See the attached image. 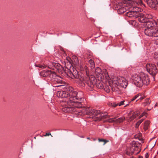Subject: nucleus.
I'll return each mask as SVG.
<instances>
[{"label": "nucleus", "mask_w": 158, "mask_h": 158, "mask_svg": "<svg viewBox=\"0 0 158 158\" xmlns=\"http://www.w3.org/2000/svg\"><path fill=\"white\" fill-rule=\"evenodd\" d=\"M109 83L113 92L119 93L120 92V86L126 88L128 85V82L124 77H119L110 82Z\"/></svg>", "instance_id": "obj_3"}, {"label": "nucleus", "mask_w": 158, "mask_h": 158, "mask_svg": "<svg viewBox=\"0 0 158 158\" xmlns=\"http://www.w3.org/2000/svg\"><path fill=\"white\" fill-rule=\"evenodd\" d=\"M155 38L156 39L155 40V43L156 45H158V37Z\"/></svg>", "instance_id": "obj_39"}, {"label": "nucleus", "mask_w": 158, "mask_h": 158, "mask_svg": "<svg viewBox=\"0 0 158 158\" xmlns=\"http://www.w3.org/2000/svg\"><path fill=\"white\" fill-rule=\"evenodd\" d=\"M95 73L98 80H102L104 77L102 70L99 67H97L96 68Z\"/></svg>", "instance_id": "obj_14"}, {"label": "nucleus", "mask_w": 158, "mask_h": 158, "mask_svg": "<svg viewBox=\"0 0 158 158\" xmlns=\"http://www.w3.org/2000/svg\"><path fill=\"white\" fill-rule=\"evenodd\" d=\"M148 19L146 18V16L144 15H141L138 17V20L141 23H145L148 21Z\"/></svg>", "instance_id": "obj_19"}, {"label": "nucleus", "mask_w": 158, "mask_h": 158, "mask_svg": "<svg viewBox=\"0 0 158 158\" xmlns=\"http://www.w3.org/2000/svg\"><path fill=\"white\" fill-rule=\"evenodd\" d=\"M86 75H87V77H89V72L88 70L86 71Z\"/></svg>", "instance_id": "obj_41"}, {"label": "nucleus", "mask_w": 158, "mask_h": 158, "mask_svg": "<svg viewBox=\"0 0 158 158\" xmlns=\"http://www.w3.org/2000/svg\"><path fill=\"white\" fill-rule=\"evenodd\" d=\"M56 85H61V84H58L57 83H56Z\"/></svg>", "instance_id": "obj_44"}, {"label": "nucleus", "mask_w": 158, "mask_h": 158, "mask_svg": "<svg viewBox=\"0 0 158 158\" xmlns=\"http://www.w3.org/2000/svg\"><path fill=\"white\" fill-rule=\"evenodd\" d=\"M140 114L139 111H137L134 112L131 116H130L128 117V120L129 121H131L135 119Z\"/></svg>", "instance_id": "obj_18"}, {"label": "nucleus", "mask_w": 158, "mask_h": 158, "mask_svg": "<svg viewBox=\"0 0 158 158\" xmlns=\"http://www.w3.org/2000/svg\"><path fill=\"white\" fill-rule=\"evenodd\" d=\"M125 102L124 101H122L118 103V105L119 106H121L123 105L124 104V102Z\"/></svg>", "instance_id": "obj_38"}, {"label": "nucleus", "mask_w": 158, "mask_h": 158, "mask_svg": "<svg viewBox=\"0 0 158 158\" xmlns=\"http://www.w3.org/2000/svg\"><path fill=\"white\" fill-rule=\"evenodd\" d=\"M145 97H141V96H139V97L138 98V99L136 100V102H137V101L140 100V101H141L142 100H143L144 98Z\"/></svg>", "instance_id": "obj_37"}, {"label": "nucleus", "mask_w": 158, "mask_h": 158, "mask_svg": "<svg viewBox=\"0 0 158 158\" xmlns=\"http://www.w3.org/2000/svg\"><path fill=\"white\" fill-rule=\"evenodd\" d=\"M66 91H58L56 93L57 96L59 98H67L68 96L70 97H69L73 96L70 94L71 92L72 93L77 92L74 90L72 87L67 88Z\"/></svg>", "instance_id": "obj_7"}, {"label": "nucleus", "mask_w": 158, "mask_h": 158, "mask_svg": "<svg viewBox=\"0 0 158 158\" xmlns=\"http://www.w3.org/2000/svg\"><path fill=\"white\" fill-rule=\"evenodd\" d=\"M129 11L127 13L126 15L129 17L132 18L136 17V15L135 14L132 10H128Z\"/></svg>", "instance_id": "obj_21"}, {"label": "nucleus", "mask_w": 158, "mask_h": 158, "mask_svg": "<svg viewBox=\"0 0 158 158\" xmlns=\"http://www.w3.org/2000/svg\"><path fill=\"white\" fill-rule=\"evenodd\" d=\"M35 66L36 67H39L41 69H44L46 68V67H47V66L43 65L40 64H35Z\"/></svg>", "instance_id": "obj_33"}, {"label": "nucleus", "mask_w": 158, "mask_h": 158, "mask_svg": "<svg viewBox=\"0 0 158 158\" xmlns=\"http://www.w3.org/2000/svg\"><path fill=\"white\" fill-rule=\"evenodd\" d=\"M72 63L75 66L78 65L79 64V61L77 57H75L72 60Z\"/></svg>", "instance_id": "obj_24"}, {"label": "nucleus", "mask_w": 158, "mask_h": 158, "mask_svg": "<svg viewBox=\"0 0 158 158\" xmlns=\"http://www.w3.org/2000/svg\"><path fill=\"white\" fill-rule=\"evenodd\" d=\"M65 72L67 76L73 79H75V82L79 85L84 87L86 84L90 87H94L96 82V79L93 76L91 75L89 77L85 78L82 76L79 75L77 70L75 69L72 71L70 69L67 68Z\"/></svg>", "instance_id": "obj_2"}, {"label": "nucleus", "mask_w": 158, "mask_h": 158, "mask_svg": "<svg viewBox=\"0 0 158 158\" xmlns=\"http://www.w3.org/2000/svg\"><path fill=\"white\" fill-rule=\"evenodd\" d=\"M157 22L154 21L153 22L152 20H148L145 23H144L143 25L145 26V29H149L150 28H154L155 24H157Z\"/></svg>", "instance_id": "obj_15"}, {"label": "nucleus", "mask_w": 158, "mask_h": 158, "mask_svg": "<svg viewBox=\"0 0 158 158\" xmlns=\"http://www.w3.org/2000/svg\"><path fill=\"white\" fill-rule=\"evenodd\" d=\"M107 122L110 123L112 122L115 123V118H110L107 120Z\"/></svg>", "instance_id": "obj_34"}, {"label": "nucleus", "mask_w": 158, "mask_h": 158, "mask_svg": "<svg viewBox=\"0 0 158 158\" xmlns=\"http://www.w3.org/2000/svg\"><path fill=\"white\" fill-rule=\"evenodd\" d=\"M52 77H53L51 80V83L52 86L54 87H58L63 85H56V83L58 84H61L62 82V79L59 76H57L55 72L52 74Z\"/></svg>", "instance_id": "obj_9"}, {"label": "nucleus", "mask_w": 158, "mask_h": 158, "mask_svg": "<svg viewBox=\"0 0 158 158\" xmlns=\"http://www.w3.org/2000/svg\"><path fill=\"white\" fill-rule=\"evenodd\" d=\"M125 119L124 117L123 116L120 117L119 118L116 119L115 118V123H121L123 122V121Z\"/></svg>", "instance_id": "obj_25"}, {"label": "nucleus", "mask_w": 158, "mask_h": 158, "mask_svg": "<svg viewBox=\"0 0 158 158\" xmlns=\"http://www.w3.org/2000/svg\"><path fill=\"white\" fill-rule=\"evenodd\" d=\"M87 139H88L90 140V138L89 137H87Z\"/></svg>", "instance_id": "obj_45"}, {"label": "nucleus", "mask_w": 158, "mask_h": 158, "mask_svg": "<svg viewBox=\"0 0 158 158\" xmlns=\"http://www.w3.org/2000/svg\"><path fill=\"white\" fill-rule=\"evenodd\" d=\"M123 3H118L117 5L118 12L119 14H121L129 10V6L132 4L131 1L128 0H124Z\"/></svg>", "instance_id": "obj_6"}, {"label": "nucleus", "mask_w": 158, "mask_h": 158, "mask_svg": "<svg viewBox=\"0 0 158 158\" xmlns=\"http://www.w3.org/2000/svg\"><path fill=\"white\" fill-rule=\"evenodd\" d=\"M151 101H150L149 98H147L145 99V102L143 103V105L144 106L149 105L150 104Z\"/></svg>", "instance_id": "obj_26"}, {"label": "nucleus", "mask_w": 158, "mask_h": 158, "mask_svg": "<svg viewBox=\"0 0 158 158\" xmlns=\"http://www.w3.org/2000/svg\"><path fill=\"white\" fill-rule=\"evenodd\" d=\"M157 66H158V62H157Z\"/></svg>", "instance_id": "obj_47"}, {"label": "nucleus", "mask_w": 158, "mask_h": 158, "mask_svg": "<svg viewBox=\"0 0 158 158\" xmlns=\"http://www.w3.org/2000/svg\"><path fill=\"white\" fill-rule=\"evenodd\" d=\"M108 105L112 107H115L118 106V103H116L115 102H114L113 103L109 102L108 103Z\"/></svg>", "instance_id": "obj_29"}, {"label": "nucleus", "mask_w": 158, "mask_h": 158, "mask_svg": "<svg viewBox=\"0 0 158 158\" xmlns=\"http://www.w3.org/2000/svg\"><path fill=\"white\" fill-rule=\"evenodd\" d=\"M141 150L140 147L136 148L134 149V153H135L136 155L138 154L139 153Z\"/></svg>", "instance_id": "obj_28"}, {"label": "nucleus", "mask_w": 158, "mask_h": 158, "mask_svg": "<svg viewBox=\"0 0 158 158\" xmlns=\"http://www.w3.org/2000/svg\"><path fill=\"white\" fill-rule=\"evenodd\" d=\"M147 110L148 111H149V110H149V109H147Z\"/></svg>", "instance_id": "obj_48"}, {"label": "nucleus", "mask_w": 158, "mask_h": 158, "mask_svg": "<svg viewBox=\"0 0 158 158\" xmlns=\"http://www.w3.org/2000/svg\"><path fill=\"white\" fill-rule=\"evenodd\" d=\"M98 140L99 142H104V143L103 145H105L106 143L108 142L109 141L108 140H106V139H98Z\"/></svg>", "instance_id": "obj_32"}, {"label": "nucleus", "mask_w": 158, "mask_h": 158, "mask_svg": "<svg viewBox=\"0 0 158 158\" xmlns=\"http://www.w3.org/2000/svg\"><path fill=\"white\" fill-rule=\"evenodd\" d=\"M54 71L50 70H45L42 71L40 73V75L43 77L49 76L52 77V74L54 73Z\"/></svg>", "instance_id": "obj_16"}, {"label": "nucleus", "mask_w": 158, "mask_h": 158, "mask_svg": "<svg viewBox=\"0 0 158 158\" xmlns=\"http://www.w3.org/2000/svg\"><path fill=\"white\" fill-rule=\"evenodd\" d=\"M131 147L127 149L126 154L127 155H132L134 153V149L136 148L139 147L140 143L138 142L133 141L131 144Z\"/></svg>", "instance_id": "obj_8"}, {"label": "nucleus", "mask_w": 158, "mask_h": 158, "mask_svg": "<svg viewBox=\"0 0 158 158\" xmlns=\"http://www.w3.org/2000/svg\"><path fill=\"white\" fill-rule=\"evenodd\" d=\"M139 96H141V94H137L135 96H134L130 100V101L129 102H132L135 99H138V98L139 97Z\"/></svg>", "instance_id": "obj_27"}, {"label": "nucleus", "mask_w": 158, "mask_h": 158, "mask_svg": "<svg viewBox=\"0 0 158 158\" xmlns=\"http://www.w3.org/2000/svg\"><path fill=\"white\" fill-rule=\"evenodd\" d=\"M144 32L145 34L149 36L158 37V32L155 27L149 29H145Z\"/></svg>", "instance_id": "obj_10"}, {"label": "nucleus", "mask_w": 158, "mask_h": 158, "mask_svg": "<svg viewBox=\"0 0 158 158\" xmlns=\"http://www.w3.org/2000/svg\"><path fill=\"white\" fill-rule=\"evenodd\" d=\"M49 135H51V134L50 133H46L45 135H44V136H49Z\"/></svg>", "instance_id": "obj_42"}, {"label": "nucleus", "mask_w": 158, "mask_h": 158, "mask_svg": "<svg viewBox=\"0 0 158 158\" xmlns=\"http://www.w3.org/2000/svg\"><path fill=\"white\" fill-rule=\"evenodd\" d=\"M150 124V122L148 120H147L145 122L143 127V129L145 131L148 129Z\"/></svg>", "instance_id": "obj_23"}, {"label": "nucleus", "mask_w": 158, "mask_h": 158, "mask_svg": "<svg viewBox=\"0 0 158 158\" xmlns=\"http://www.w3.org/2000/svg\"><path fill=\"white\" fill-rule=\"evenodd\" d=\"M112 81H109V86L107 85H105V86L104 87L105 91L107 93L110 92V88L111 89V88L110 87V85L109 83V82Z\"/></svg>", "instance_id": "obj_22"}, {"label": "nucleus", "mask_w": 158, "mask_h": 158, "mask_svg": "<svg viewBox=\"0 0 158 158\" xmlns=\"http://www.w3.org/2000/svg\"><path fill=\"white\" fill-rule=\"evenodd\" d=\"M146 68L148 72L152 75H155L157 72V69L155 64H147Z\"/></svg>", "instance_id": "obj_11"}, {"label": "nucleus", "mask_w": 158, "mask_h": 158, "mask_svg": "<svg viewBox=\"0 0 158 158\" xmlns=\"http://www.w3.org/2000/svg\"><path fill=\"white\" fill-rule=\"evenodd\" d=\"M143 119H141L136 123L135 125V127L136 128H138L139 127L140 124L143 121Z\"/></svg>", "instance_id": "obj_31"}, {"label": "nucleus", "mask_w": 158, "mask_h": 158, "mask_svg": "<svg viewBox=\"0 0 158 158\" xmlns=\"http://www.w3.org/2000/svg\"><path fill=\"white\" fill-rule=\"evenodd\" d=\"M89 64L92 66V67L94 66V62L93 60H90L89 61Z\"/></svg>", "instance_id": "obj_36"}, {"label": "nucleus", "mask_w": 158, "mask_h": 158, "mask_svg": "<svg viewBox=\"0 0 158 158\" xmlns=\"http://www.w3.org/2000/svg\"><path fill=\"white\" fill-rule=\"evenodd\" d=\"M131 114H130V113H129L128 114V116H129Z\"/></svg>", "instance_id": "obj_46"}, {"label": "nucleus", "mask_w": 158, "mask_h": 158, "mask_svg": "<svg viewBox=\"0 0 158 158\" xmlns=\"http://www.w3.org/2000/svg\"><path fill=\"white\" fill-rule=\"evenodd\" d=\"M149 156V155L148 153H146L145 155V158H148Z\"/></svg>", "instance_id": "obj_43"}, {"label": "nucleus", "mask_w": 158, "mask_h": 158, "mask_svg": "<svg viewBox=\"0 0 158 158\" xmlns=\"http://www.w3.org/2000/svg\"><path fill=\"white\" fill-rule=\"evenodd\" d=\"M81 111L82 113L81 115H94L93 117L95 121H100L102 119L106 118L107 116L106 113H100L99 110L90 109L87 107H84Z\"/></svg>", "instance_id": "obj_4"}, {"label": "nucleus", "mask_w": 158, "mask_h": 158, "mask_svg": "<svg viewBox=\"0 0 158 158\" xmlns=\"http://www.w3.org/2000/svg\"><path fill=\"white\" fill-rule=\"evenodd\" d=\"M148 6L154 9L158 8V2L157 0H147Z\"/></svg>", "instance_id": "obj_12"}, {"label": "nucleus", "mask_w": 158, "mask_h": 158, "mask_svg": "<svg viewBox=\"0 0 158 158\" xmlns=\"http://www.w3.org/2000/svg\"><path fill=\"white\" fill-rule=\"evenodd\" d=\"M53 68L52 69L53 70L56 69L59 72L61 71L63 69L62 66L59 63H54L52 64Z\"/></svg>", "instance_id": "obj_17"}, {"label": "nucleus", "mask_w": 158, "mask_h": 158, "mask_svg": "<svg viewBox=\"0 0 158 158\" xmlns=\"http://www.w3.org/2000/svg\"><path fill=\"white\" fill-rule=\"evenodd\" d=\"M145 16H146V18L149 20H152V16L150 14L146 15Z\"/></svg>", "instance_id": "obj_35"}, {"label": "nucleus", "mask_w": 158, "mask_h": 158, "mask_svg": "<svg viewBox=\"0 0 158 158\" xmlns=\"http://www.w3.org/2000/svg\"><path fill=\"white\" fill-rule=\"evenodd\" d=\"M73 97H71L69 98H66L65 100H63L60 102V105L62 107V111L65 113H71L75 111H78L80 113L81 110L78 111V108H82L83 105L81 102V99L84 100V98H80L81 102L77 101L78 99L77 98V92L72 93H71ZM80 100H79V101Z\"/></svg>", "instance_id": "obj_1"}, {"label": "nucleus", "mask_w": 158, "mask_h": 158, "mask_svg": "<svg viewBox=\"0 0 158 158\" xmlns=\"http://www.w3.org/2000/svg\"><path fill=\"white\" fill-rule=\"evenodd\" d=\"M157 21L158 22V19H157Z\"/></svg>", "instance_id": "obj_49"}, {"label": "nucleus", "mask_w": 158, "mask_h": 158, "mask_svg": "<svg viewBox=\"0 0 158 158\" xmlns=\"http://www.w3.org/2000/svg\"><path fill=\"white\" fill-rule=\"evenodd\" d=\"M131 2H132V5H130V6H129V7L128 8H129V10H132L135 14L137 13L141 12L142 11V9L141 8L135 6V3L131 1Z\"/></svg>", "instance_id": "obj_13"}, {"label": "nucleus", "mask_w": 158, "mask_h": 158, "mask_svg": "<svg viewBox=\"0 0 158 158\" xmlns=\"http://www.w3.org/2000/svg\"><path fill=\"white\" fill-rule=\"evenodd\" d=\"M98 81H96V82L95 85H96V87L99 89H102L104 87L102 82L101 81H102V80H98Z\"/></svg>", "instance_id": "obj_20"}, {"label": "nucleus", "mask_w": 158, "mask_h": 158, "mask_svg": "<svg viewBox=\"0 0 158 158\" xmlns=\"http://www.w3.org/2000/svg\"><path fill=\"white\" fill-rule=\"evenodd\" d=\"M147 114V113L145 112H143L139 116V118H141L143 117V116L145 115L146 114Z\"/></svg>", "instance_id": "obj_40"}, {"label": "nucleus", "mask_w": 158, "mask_h": 158, "mask_svg": "<svg viewBox=\"0 0 158 158\" xmlns=\"http://www.w3.org/2000/svg\"><path fill=\"white\" fill-rule=\"evenodd\" d=\"M135 138H136V135L135 136Z\"/></svg>", "instance_id": "obj_50"}, {"label": "nucleus", "mask_w": 158, "mask_h": 158, "mask_svg": "<svg viewBox=\"0 0 158 158\" xmlns=\"http://www.w3.org/2000/svg\"><path fill=\"white\" fill-rule=\"evenodd\" d=\"M103 71L104 73V75H105L106 78L107 80H109L110 77H109V75H108V74L107 72V71L106 70V69H104L103 70Z\"/></svg>", "instance_id": "obj_30"}, {"label": "nucleus", "mask_w": 158, "mask_h": 158, "mask_svg": "<svg viewBox=\"0 0 158 158\" xmlns=\"http://www.w3.org/2000/svg\"><path fill=\"white\" fill-rule=\"evenodd\" d=\"M135 84L137 86L141 87L143 85H148L150 80L148 76L143 73H141L139 75L136 76L134 79Z\"/></svg>", "instance_id": "obj_5"}]
</instances>
